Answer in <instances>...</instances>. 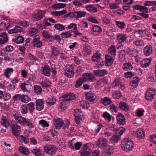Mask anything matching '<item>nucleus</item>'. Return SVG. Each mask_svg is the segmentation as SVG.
<instances>
[{
	"instance_id": "f257e3e1",
	"label": "nucleus",
	"mask_w": 156,
	"mask_h": 156,
	"mask_svg": "<svg viewBox=\"0 0 156 156\" xmlns=\"http://www.w3.org/2000/svg\"><path fill=\"white\" fill-rule=\"evenodd\" d=\"M133 143L131 139L129 138H125L122 141L121 146L122 149L127 151L130 150L133 147Z\"/></svg>"
},
{
	"instance_id": "f03ea898",
	"label": "nucleus",
	"mask_w": 156,
	"mask_h": 156,
	"mask_svg": "<svg viewBox=\"0 0 156 156\" xmlns=\"http://www.w3.org/2000/svg\"><path fill=\"white\" fill-rule=\"evenodd\" d=\"M10 128L12 131V133L16 137H18L21 132L20 126L16 122H12L10 125Z\"/></svg>"
},
{
	"instance_id": "7ed1b4c3",
	"label": "nucleus",
	"mask_w": 156,
	"mask_h": 156,
	"mask_svg": "<svg viewBox=\"0 0 156 156\" xmlns=\"http://www.w3.org/2000/svg\"><path fill=\"white\" fill-rule=\"evenodd\" d=\"M73 115L75 117V122L77 125H80L81 121L84 119L82 111L78 109H76L74 110Z\"/></svg>"
},
{
	"instance_id": "20e7f679",
	"label": "nucleus",
	"mask_w": 156,
	"mask_h": 156,
	"mask_svg": "<svg viewBox=\"0 0 156 156\" xmlns=\"http://www.w3.org/2000/svg\"><path fill=\"white\" fill-rule=\"evenodd\" d=\"M44 152L49 155H52L55 153L57 148L55 146L51 145H46L44 147Z\"/></svg>"
},
{
	"instance_id": "39448f33",
	"label": "nucleus",
	"mask_w": 156,
	"mask_h": 156,
	"mask_svg": "<svg viewBox=\"0 0 156 156\" xmlns=\"http://www.w3.org/2000/svg\"><path fill=\"white\" fill-rule=\"evenodd\" d=\"M13 99L15 101L19 100L24 103H27L30 101V98L28 96L24 95H15L13 96Z\"/></svg>"
},
{
	"instance_id": "423d86ee",
	"label": "nucleus",
	"mask_w": 156,
	"mask_h": 156,
	"mask_svg": "<svg viewBox=\"0 0 156 156\" xmlns=\"http://www.w3.org/2000/svg\"><path fill=\"white\" fill-rule=\"evenodd\" d=\"M85 96L87 100L91 102L94 101L98 98V96L95 92H87Z\"/></svg>"
},
{
	"instance_id": "0eeeda50",
	"label": "nucleus",
	"mask_w": 156,
	"mask_h": 156,
	"mask_svg": "<svg viewBox=\"0 0 156 156\" xmlns=\"http://www.w3.org/2000/svg\"><path fill=\"white\" fill-rule=\"evenodd\" d=\"M155 89L149 88L146 93L145 98L148 100H151L154 98L155 95Z\"/></svg>"
},
{
	"instance_id": "6e6552de",
	"label": "nucleus",
	"mask_w": 156,
	"mask_h": 156,
	"mask_svg": "<svg viewBox=\"0 0 156 156\" xmlns=\"http://www.w3.org/2000/svg\"><path fill=\"white\" fill-rule=\"evenodd\" d=\"M53 122L55 129H60L64 124L62 120L60 118L56 117H54Z\"/></svg>"
},
{
	"instance_id": "1a4fd4ad",
	"label": "nucleus",
	"mask_w": 156,
	"mask_h": 156,
	"mask_svg": "<svg viewBox=\"0 0 156 156\" xmlns=\"http://www.w3.org/2000/svg\"><path fill=\"white\" fill-rule=\"evenodd\" d=\"M126 51L127 54L130 57H136L138 55L139 51L137 49L133 48H130L127 47L126 49Z\"/></svg>"
},
{
	"instance_id": "9d476101",
	"label": "nucleus",
	"mask_w": 156,
	"mask_h": 156,
	"mask_svg": "<svg viewBox=\"0 0 156 156\" xmlns=\"http://www.w3.org/2000/svg\"><path fill=\"white\" fill-rule=\"evenodd\" d=\"M13 117L16 121L21 125H23L26 118L22 117L18 114L14 113L13 114Z\"/></svg>"
},
{
	"instance_id": "9b49d317",
	"label": "nucleus",
	"mask_w": 156,
	"mask_h": 156,
	"mask_svg": "<svg viewBox=\"0 0 156 156\" xmlns=\"http://www.w3.org/2000/svg\"><path fill=\"white\" fill-rule=\"evenodd\" d=\"M96 142L97 145L100 148H104L107 145V140L103 137L99 138Z\"/></svg>"
},
{
	"instance_id": "f8f14e48",
	"label": "nucleus",
	"mask_w": 156,
	"mask_h": 156,
	"mask_svg": "<svg viewBox=\"0 0 156 156\" xmlns=\"http://www.w3.org/2000/svg\"><path fill=\"white\" fill-rule=\"evenodd\" d=\"M82 76L86 79L87 81L90 82H93L95 81L96 78L94 75L90 73H86L83 74Z\"/></svg>"
},
{
	"instance_id": "ddd939ff",
	"label": "nucleus",
	"mask_w": 156,
	"mask_h": 156,
	"mask_svg": "<svg viewBox=\"0 0 156 156\" xmlns=\"http://www.w3.org/2000/svg\"><path fill=\"white\" fill-rule=\"evenodd\" d=\"M64 71V75L68 78H70L72 77L74 75L73 68L72 66L69 67Z\"/></svg>"
},
{
	"instance_id": "4468645a",
	"label": "nucleus",
	"mask_w": 156,
	"mask_h": 156,
	"mask_svg": "<svg viewBox=\"0 0 156 156\" xmlns=\"http://www.w3.org/2000/svg\"><path fill=\"white\" fill-rule=\"evenodd\" d=\"M36 108L37 110L40 111L44 108V100L42 99H38L36 101Z\"/></svg>"
},
{
	"instance_id": "2eb2a0df",
	"label": "nucleus",
	"mask_w": 156,
	"mask_h": 156,
	"mask_svg": "<svg viewBox=\"0 0 156 156\" xmlns=\"http://www.w3.org/2000/svg\"><path fill=\"white\" fill-rule=\"evenodd\" d=\"M69 121L67 120L66 121L67 124L63 126V129L68 133L70 134H72L74 132V127H70L68 128L69 126Z\"/></svg>"
},
{
	"instance_id": "dca6fc26",
	"label": "nucleus",
	"mask_w": 156,
	"mask_h": 156,
	"mask_svg": "<svg viewBox=\"0 0 156 156\" xmlns=\"http://www.w3.org/2000/svg\"><path fill=\"white\" fill-rule=\"evenodd\" d=\"M33 45L34 47L39 48L42 45V42L40 41V37L39 36H36L34 38L32 42Z\"/></svg>"
},
{
	"instance_id": "f3484780",
	"label": "nucleus",
	"mask_w": 156,
	"mask_h": 156,
	"mask_svg": "<svg viewBox=\"0 0 156 156\" xmlns=\"http://www.w3.org/2000/svg\"><path fill=\"white\" fill-rule=\"evenodd\" d=\"M133 8L135 10H139L141 12H144L148 13V12L147 8L144 6L136 5H133Z\"/></svg>"
},
{
	"instance_id": "a211bd4d",
	"label": "nucleus",
	"mask_w": 156,
	"mask_h": 156,
	"mask_svg": "<svg viewBox=\"0 0 156 156\" xmlns=\"http://www.w3.org/2000/svg\"><path fill=\"white\" fill-rule=\"evenodd\" d=\"M44 12L39 10L34 14L33 17L36 20H40L43 18L44 16Z\"/></svg>"
},
{
	"instance_id": "6ab92c4d",
	"label": "nucleus",
	"mask_w": 156,
	"mask_h": 156,
	"mask_svg": "<svg viewBox=\"0 0 156 156\" xmlns=\"http://www.w3.org/2000/svg\"><path fill=\"white\" fill-rule=\"evenodd\" d=\"M117 122L120 125H124L126 123V119L123 115L120 114L116 116Z\"/></svg>"
},
{
	"instance_id": "aec40b11",
	"label": "nucleus",
	"mask_w": 156,
	"mask_h": 156,
	"mask_svg": "<svg viewBox=\"0 0 156 156\" xmlns=\"http://www.w3.org/2000/svg\"><path fill=\"white\" fill-rule=\"evenodd\" d=\"M7 34L4 32L0 33V44H4L8 41Z\"/></svg>"
},
{
	"instance_id": "412c9836",
	"label": "nucleus",
	"mask_w": 156,
	"mask_h": 156,
	"mask_svg": "<svg viewBox=\"0 0 156 156\" xmlns=\"http://www.w3.org/2000/svg\"><path fill=\"white\" fill-rule=\"evenodd\" d=\"M64 100L66 101H69L74 99L75 98L73 93H67L64 94L63 96Z\"/></svg>"
},
{
	"instance_id": "4be33fe9",
	"label": "nucleus",
	"mask_w": 156,
	"mask_h": 156,
	"mask_svg": "<svg viewBox=\"0 0 156 156\" xmlns=\"http://www.w3.org/2000/svg\"><path fill=\"white\" fill-rule=\"evenodd\" d=\"M152 47L150 45L145 46L143 50L144 53L146 56H149L152 53Z\"/></svg>"
},
{
	"instance_id": "5701e85b",
	"label": "nucleus",
	"mask_w": 156,
	"mask_h": 156,
	"mask_svg": "<svg viewBox=\"0 0 156 156\" xmlns=\"http://www.w3.org/2000/svg\"><path fill=\"white\" fill-rule=\"evenodd\" d=\"M94 73L96 76L100 77L103 76L107 74V72L106 69H98L94 70Z\"/></svg>"
},
{
	"instance_id": "b1692460",
	"label": "nucleus",
	"mask_w": 156,
	"mask_h": 156,
	"mask_svg": "<svg viewBox=\"0 0 156 156\" xmlns=\"http://www.w3.org/2000/svg\"><path fill=\"white\" fill-rule=\"evenodd\" d=\"M91 52V49L90 47L88 45H86L83 48V54L85 56H87L90 55Z\"/></svg>"
},
{
	"instance_id": "393cba45",
	"label": "nucleus",
	"mask_w": 156,
	"mask_h": 156,
	"mask_svg": "<svg viewBox=\"0 0 156 156\" xmlns=\"http://www.w3.org/2000/svg\"><path fill=\"white\" fill-rule=\"evenodd\" d=\"M1 124L6 128L8 127L10 125L9 123L7 118L2 115L1 120L0 121Z\"/></svg>"
},
{
	"instance_id": "a878e982",
	"label": "nucleus",
	"mask_w": 156,
	"mask_h": 156,
	"mask_svg": "<svg viewBox=\"0 0 156 156\" xmlns=\"http://www.w3.org/2000/svg\"><path fill=\"white\" fill-rule=\"evenodd\" d=\"M42 73L44 75L48 76L50 75L51 69L49 66L45 65L42 68Z\"/></svg>"
},
{
	"instance_id": "bb28decb",
	"label": "nucleus",
	"mask_w": 156,
	"mask_h": 156,
	"mask_svg": "<svg viewBox=\"0 0 156 156\" xmlns=\"http://www.w3.org/2000/svg\"><path fill=\"white\" fill-rule=\"evenodd\" d=\"M151 60L149 58H145L142 60L140 62V65L143 68H146L150 65Z\"/></svg>"
},
{
	"instance_id": "cd10ccee",
	"label": "nucleus",
	"mask_w": 156,
	"mask_h": 156,
	"mask_svg": "<svg viewBox=\"0 0 156 156\" xmlns=\"http://www.w3.org/2000/svg\"><path fill=\"white\" fill-rule=\"evenodd\" d=\"M31 151L36 156H43L44 153L39 148H34L31 150Z\"/></svg>"
},
{
	"instance_id": "c85d7f7f",
	"label": "nucleus",
	"mask_w": 156,
	"mask_h": 156,
	"mask_svg": "<svg viewBox=\"0 0 156 156\" xmlns=\"http://www.w3.org/2000/svg\"><path fill=\"white\" fill-rule=\"evenodd\" d=\"M101 54L100 53L97 52L93 55L92 56V61L93 62H97L100 61L101 59Z\"/></svg>"
},
{
	"instance_id": "c756f323",
	"label": "nucleus",
	"mask_w": 156,
	"mask_h": 156,
	"mask_svg": "<svg viewBox=\"0 0 156 156\" xmlns=\"http://www.w3.org/2000/svg\"><path fill=\"white\" fill-rule=\"evenodd\" d=\"M127 37L124 34H119L117 36V40L120 43H123L126 39Z\"/></svg>"
},
{
	"instance_id": "7c9ffc66",
	"label": "nucleus",
	"mask_w": 156,
	"mask_h": 156,
	"mask_svg": "<svg viewBox=\"0 0 156 156\" xmlns=\"http://www.w3.org/2000/svg\"><path fill=\"white\" fill-rule=\"evenodd\" d=\"M119 108L122 110L128 112L129 110V107L127 104L125 102H121L119 104Z\"/></svg>"
},
{
	"instance_id": "2f4dec72",
	"label": "nucleus",
	"mask_w": 156,
	"mask_h": 156,
	"mask_svg": "<svg viewBox=\"0 0 156 156\" xmlns=\"http://www.w3.org/2000/svg\"><path fill=\"white\" fill-rule=\"evenodd\" d=\"M51 55L55 57L58 55L60 53L59 50L57 47L51 46Z\"/></svg>"
},
{
	"instance_id": "473e14b6",
	"label": "nucleus",
	"mask_w": 156,
	"mask_h": 156,
	"mask_svg": "<svg viewBox=\"0 0 156 156\" xmlns=\"http://www.w3.org/2000/svg\"><path fill=\"white\" fill-rule=\"evenodd\" d=\"M86 79L82 78H79L76 81L74 86L75 88H78L81 86L83 82H86Z\"/></svg>"
},
{
	"instance_id": "72a5a7b5",
	"label": "nucleus",
	"mask_w": 156,
	"mask_h": 156,
	"mask_svg": "<svg viewBox=\"0 0 156 156\" xmlns=\"http://www.w3.org/2000/svg\"><path fill=\"white\" fill-rule=\"evenodd\" d=\"M139 82V79L138 77H134L133 80L130 82L129 85L134 88L136 87L138 85Z\"/></svg>"
},
{
	"instance_id": "f704fd0d",
	"label": "nucleus",
	"mask_w": 156,
	"mask_h": 156,
	"mask_svg": "<svg viewBox=\"0 0 156 156\" xmlns=\"http://www.w3.org/2000/svg\"><path fill=\"white\" fill-rule=\"evenodd\" d=\"M126 52L124 50H122L119 52L118 54V58L119 61L121 62L124 60L125 58Z\"/></svg>"
},
{
	"instance_id": "c9c22d12",
	"label": "nucleus",
	"mask_w": 156,
	"mask_h": 156,
	"mask_svg": "<svg viewBox=\"0 0 156 156\" xmlns=\"http://www.w3.org/2000/svg\"><path fill=\"white\" fill-rule=\"evenodd\" d=\"M19 150L21 154L25 155H28L30 153L29 151L27 148L22 146L19 147Z\"/></svg>"
},
{
	"instance_id": "e433bc0d",
	"label": "nucleus",
	"mask_w": 156,
	"mask_h": 156,
	"mask_svg": "<svg viewBox=\"0 0 156 156\" xmlns=\"http://www.w3.org/2000/svg\"><path fill=\"white\" fill-rule=\"evenodd\" d=\"M137 137L139 139L143 138L145 136L144 133L141 129H139L136 132Z\"/></svg>"
},
{
	"instance_id": "4c0bfd02",
	"label": "nucleus",
	"mask_w": 156,
	"mask_h": 156,
	"mask_svg": "<svg viewBox=\"0 0 156 156\" xmlns=\"http://www.w3.org/2000/svg\"><path fill=\"white\" fill-rule=\"evenodd\" d=\"M133 66L129 62H126L123 64L122 69L124 71H128L133 69Z\"/></svg>"
},
{
	"instance_id": "58836bf2",
	"label": "nucleus",
	"mask_w": 156,
	"mask_h": 156,
	"mask_svg": "<svg viewBox=\"0 0 156 156\" xmlns=\"http://www.w3.org/2000/svg\"><path fill=\"white\" fill-rule=\"evenodd\" d=\"M101 102L105 105H107L111 104L112 101L109 98L105 97L101 100Z\"/></svg>"
},
{
	"instance_id": "ea45409f",
	"label": "nucleus",
	"mask_w": 156,
	"mask_h": 156,
	"mask_svg": "<svg viewBox=\"0 0 156 156\" xmlns=\"http://www.w3.org/2000/svg\"><path fill=\"white\" fill-rule=\"evenodd\" d=\"M105 64L106 66H109L112 63L113 59L110 56L106 55H105Z\"/></svg>"
},
{
	"instance_id": "a19ab883",
	"label": "nucleus",
	"mask_w": 156,
	"mask_h": 156,
	"mask_svg": "<svg viewBox=\"0 0 156 156\" xmlns=\"http://www.w3.org/2000/svg\"><path fill=\"white\" fill-rule=\"evenodd\" d=\"M13 69L12 68H8L6 69L4 72L5 76L7 78L9 77V76L13 72Z\"/></svg>"
},
{
	"instance_id": "79ce46f5",
	"label": "nucleus",
	"mask_w": 156,
	"mask_h": 156,
	"mask_svg": "<svg viewBox=\"0 0 156 156\" xmlns=\"http://www.w3.org/2000/svg\"><path fill=\"white\" fill-rule=\"evenodd\" d=\"M102 30L101 27L97 25H95L93 26L92 29V31L94 34H98L101 33Z\"/></svg>"
},
{
	"instance_id": "37998d69",
	"label": "nucleus",
	"mask_w": 156,
	"mask_h": 156,
	"mask_svg": "<svg viewBox=\"0 0 156 156\" xmlns=\"http://www.w3.org/2000/svg\"><path fill=\"white\" fill-rule=\"evenodd\" d=\"M66 5L62 3H56L54 4L52 6V8L54 9H57L63 8L65 7Z\"/></svg>"
},
{
	"instance_id": "c03bdc74",
	"label": "nucleus",
	"mask_w": 156,
	"mask_h": 156,
	"mask_svg": "<svg viewBox=\"0 0 156 156\" xmlns=\"http://www.w3.org/2000/svg\"><path fill=\"white\" fill-rule=\"evenodd\" d=\"M56 99L55 97L51 96L48 97L46 102L49 105H53L55 103Z\"/></svg>"
},
{
	"instance_id": "a18cd8bd",
	"label": "nucleus",
	"mask_w": 156,
	"mask_h": 156,
	"mask_svg": "<svg viewBox=\"0 0 156 156\" xmlns=\"http://www.w3.org/2000/svg\"><path fill=\"white\" fill-rule=\"evenodd\" d=\"M76 14V19H79L85 16L86 12L83 11H76L75 12Z\"/></svg>"
},
{
	"instance_id": "49530a36",
	"label": "nucleus",
	"mask_w": 156,
	"mask_h": 156,
	"mask_svg": "<svg viewBox=\"0 0 156 156\" xmlns=\"http://www.w3.org/2000/svg\"><path fill=\"white\" fill-rule=\"evenodd\" d=\"M125 130L126 129L122 127H119V128L116 129L115 133L117 134V135L120 137L123 133Z\"/></svg>"
},
{
	"instance_id": "de8ad7c7",
	"label": "nucleus",
	"mask_w": 156,
	"mask_h": 156,
	"mask_svg": "<svg viewBox=\"0 0 156 156\" xmlns=\"http://www.w3.org/2000/svg\"><path fill=\"white\" fill-rule=\"evenodd\" d=\"M19 140L21 143H24L27 144L29 141L28 138L26 136H23V135H21L19 137Z\"/></svg>"
},
{
	"instance_id": "09e8293b",
	"label": "nucleus",
	"mask_w": 156,
	"mask_h": 156,
	"mask_svg": "<svg viewBox=\"0 0 156 156\" xmlns=\"http://www.w3.org/2000/svg\"><path fill=\"white\" fill-rule=\"evenodd\" d=\"M72 35V34L69 31L62 32L60 34L61 37L63 38H67L70 37Z\"/></svg>"
},
{
	"instance_id": "8fccbe9b",
	"label": "nucleus",
	"mask_w": 156,
	"mask_h": 156,
	"mask_svg": "<svg viewBox=\"0 0 156 156\" xmlns=\"http://www.w3.org/2000/svg\"><path fill=\"white\" fill-rule=\"evenodd\" d=\"M42 91L41 87L38 85H35L34 86V92L37 94H40Z\"/></svg>"
},
{
	"instance_id": "3c124183",
	"label": "nucleus",
	"mask_w": 156,
	"mask_h": 156,
	"mask_svg": "<svg viewBox=\"0 0 156 156\" xmlns=\"http://www.w3.org/2000/svg\"><path fill=\"white\" fill-rule=\"evenodd\" d=\"M86 8L88 11L93 12H95L98 11L97 9L91 5H88L86 6Z\"/></svg>"
},
{
	"instance_id": "603ef678",
	"label": "nucleus",
	"mask_w": 156,
	"mask_h": 156,
	"mask_svg": "<svg viewBox=\"0 0 156 156\" xmlns=\"http://www.w3.org/2000/svg\"><path fill=\"white\" fill-rule=\"evenodd\" d=\"M34 105V103L32 102H30L27 105V108L29 109L30 113H32L34 111L35 109Z\"/></svg>"
},
{
	"instance_id": "864d4df0",
	"label": "nucleus",
	"mask_w": 156,
	"mask_h": 156,
	"mask_svg": "<svg viewBox=\"0 0 156 156\" xmlns=\"http://www.w3.org/2000/svg\"><path fill=\"white\" fill-rule=\"evenodd\" d=\"M122 83L121 80L119 78H116L113 82V86L114 87H117Z\"/></svg>"
},
{
	"instance_id": "5fc2aeb1",
	"label": "nucleus",
	"mask_w": 156,
	"mask_h": 156,
	"mask_svg": "<svg viewBox=\"0 0 156 156\" xmlns=\"http://www.w3.org/2000/svg\"><path fill=\"white\" fill-rule=\"evenodd\" d=\"M40 83L42 87H49L51 84L50 82L47 80L42 81Z\"/></svg>"
},
{
	"instance_id": "6e6d98bb",
	"label": "nucleus",
	"mask_w": 156,
	"mask_h": 156,
	"mask_svg": "<svg viewBox=\"0 0 156 156\" xmlns=\"http://www.w3.org/2000/svg\"><path fill=\"white\" fill-rule=\"evenodd\" d=\"M12 41L17 44L22 43L24 41V38L23 37L20 36L16 38L13 39Z\"/></svg>"
},
{
	"instance_id": "4d7b16f0",
	"label": "nucleus",
	"mask_w": 156,
	"mask_h": 156,
	"mask_svg": "<svg viewBox=\"0 0 156 156\" xmlns=\"http://www.w3.org/2000/svg\"><path fill=\"white\" fill-rule=\"evenodd\" d=\"M120 137L118 135L113 136L110 139V141L112 143H115L117 142L120 139Z\"/></svg>"
},
{
	"instance_id": "13d9d810",
	"label": "nucleus",
	"mask_w": 156,
	"mask_h": 156,
	"mask_svg": "<svg viewBox=\"0 0 156 156\" xmlns=\"http://www.w3.org/2000/svg\"><path fill=\"white\" fill-rule=\"evenodd\" d=\"M54 27L56 29L59 31H62L65 30L64 26L63 25L60 23L55 24Z\"/></svg>"
},
{
	"instance_id": "bf43d9fd",
	"label": "nucleus",
	"mask_w": 156,
	"mask_h": 156,
	"mask_svg": "<svg viewBox=\"0 0 156 156\" xmlns=\"http://www.w3.org/2000/svg\"><path fill=\"white\" fill-rule=\"evenodd\" d=\"M42 34L45 38L49 39L51 37V34L48 30H43L42 32Z\"/></svg>"
},
{
	"instance_id": "052dcab7",
	"label": "nucleus",
	"mask_w": 156,
	"mask_h": 156,
	"mask_svg": "<svg viewBox=\"0 0 156 156\" xmlns=\"http://www.w3.org/2000/svg\"><path fill=\"white\" fill-rule=\"evenodd\" d=\"M108 51L112 55H115L116 52V48L114 46L112 45L109 48Z\"/></svg>"
},
{
	"instance_id": "680f3d73",
	"label": "nucleus",
	"mask_w": 156,
	"mask_h": 156,
	"mask_svg": "<svg viewBox=\"0 0 156 156\" xmlns=\"http://www.w3.org/2000/svg\"><path fill=\"white\" fill-rule=\"evenodd\" d=\"M23 125H26L29 128H32L34 127L33 124L30 121V120L28 119H26Z\"/></svg>"
},
{
	"instance_id": "e2e57ef3",
	"label": "nucleus",
	"mask_w": 156,
	"mask_h": 156,
	"mask_svg": "<svg viewBox=\"0 0 156 156\" xmlns=\"http://www.w3.org/2000/svg\"><path fill=\"white\" fill-rule=\"evenodd\" d=\"M20 110L21 113L23 114H27L28 111L27 106L26 105H22L20 107Z\"/></svg>"
},
{
	"instance_id": "0e129e2a",
	"label": "nucleus",
	"mask_w": 156,
	"mask_h": 156,
	"mask_svg": "<svg viewBox=\"0 0 156 156\" xmlns=\"http://www.w3.org/2000/svg\"><path fill=\"white\" fill-rule=\"evenodd\" d=\"M66 101L63 100L61 101L60 103V107L61 108L64 109L67 108L68 102H66Z\"/></svg>"
},
{
	"instance_id": "69168bd1",
	"label": "nucleus",
	"mask_w": 156,
	"mask_h": 156,
	"mask_svg": "<svg viewBox=\"0 0 156 156\" xmlns=\"http://www.w3.org/2000/svg\"><path fill=\"white\" fill-rule=\"evenodd\" d=\"M80 1H79L78 0H74V1L72 2V4L75 6L80 7L83 5L82 3Z\"/></svg>"
},
{
	"instance_id": "338daca9",
	"label": "nucleus",
	"mask_w": 156,
	"mask_h": 156,
	"mask_svg": "<svg viewBox=\"0 0 156 156\" xmlns=\"http://www.w3.org/2000/svg\"><path fill=\"white\" fill-rule=\"evenodd\" d=\"M116 23L118 27L121 29L124 28L125 25V23L124 21H117L116 22Z\"/></svg>"
},
{
	"instance_id": "774afa93",
	"label": "nucleus",
	"mask_w": 156,
	"mask_h": 156,
	"mask_svg": "<svg viewBox=\"0 0 156 156\" xmlns=\"http://www.w3.org/2000/svg\"><path fill=\"white\" fill-rule=\"evenodd\" d=\"M112 95L113 98L116 99L119 98L121 96V93L119 91H116L113 92Z\"/></svg>"
}]
</instances>
